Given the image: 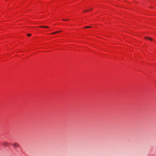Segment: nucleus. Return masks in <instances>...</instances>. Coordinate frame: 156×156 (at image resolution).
<instances>
[{"label":"nucleus","mask_w":156,"mask_h":156,"mask_svg":"<svg viewBox=\"0 0 156 156\" xmlns=\"http://www.w3.org/2000/svg\"><path fill=\"white\" fill-rule=\"evenodd\" d=\"M92 28L91 26H86L84 27V28Z\"/></svg>","instance_id":"obj_4"},{"label":"nucleus","mask_w":156,"mask_h":156,"mask_svg":"<svg viewBox=\"0 0 156 156\" xmlns=\"http://www.w3.org/2000/svg\"><path fill=\"white\" fill-rule=\"evenodd\" d=\"M3 144L4 146H8L10 145V144L7 142H3Z\"/></svg>","instance_id":"obj_1"},{"label":"nucleus","mask_w":156,"mask_h":156,"mask_svg":"<svg viewBox=\"0 0 156 156\" xmlns=\"http://www.w3.org/2000/svg\"><path fill=\"white\" fill-rule=\"evenodd\" d=\"M148 38H149V37H144V38L146 39H148Z\"/></svg>","instance_id":"obj_9"},{"label":"nucleus","mask_w":156,"mask_h":156,"mask_svg":"<svg viewBox=\"0 0 156 156\" xmlns=\"http://www.w3.org/2000/svg\"><path fill=\"white\" fill-rule=\"evenodd\" d=\"M69 20V19H68V20H64V19H63L62 20L63 21H66V20Z\"/></svg>","instance_id":"obj_11"},{"label":"nucleus","mask_w":156,"mask_h":156,"mask_svg":"<svg viewBox=\"0 0 156 156\" xmlns=\"http://www.w3.org/2000/svg\"><path fill=\"white\" fill-rule=\"evenodd\" d=\"M31 34H27V35L28 36H31Z\"/></svg>","instance_id":"obj_6"},{"label":"nucleus","mask_w":156,"mask_h":156,"mask_svg":"<svg viewBox=\"0 0 156 156\" xmlns=\"http://www.w3.org/2000/svg\"><path fill=\"white\" fill-rule=\"evenodd\" d=\"M56 34V32H53L51 33V34Z\"/></svg>","instance_id":"obj_8"},{"label":"nucleus","mask_w":156,"mask_h":156,"mask_svg":"<svg viewBox=\"0 0 156 156\" xmlns=\"http://www.w3.org/2000/svg\"><path fill=\"white\" fill-rule=\"evenodd\" d=\"M89 11V10H84L83 12H87V11Z\"/></svg>","instance_id":"obj_10"},{"label":"nucleus","mask_w":156,"mask_h":156,"mask_svg":"<svg viewBox=\"0 0 156 156\" xmlns=\"http://www.w3.org/2000/svg\"><path fill=\"white\" fill-rule=\"evenodd\" d=\"M93 8L91 9H89V10L90 11V10H93Z\"/></svg>","instance_id":"obj_12"},{"label":"nucleus","mask_w":156,"mask_h":156,"mask_svg":"<svg viewBox=\"0 0 156 156\" xmlns=\"http://www.w3.org/2000/svg\"><path fill=\"white\" fill-rule=\"evenodd\" d=\"M148 39L151 41H152L153 40V39L152 38H151V37H150L149 38H148Z\"/></svg>","instance_id":"obj_5"},{"label":"nucleus","mask_w":156,"mask_h":156,"mask_svg":"<svg viewBox=\"0 0 156 156\" xmlns=\"http://www.w3.org/2000/svg\"><path fill=\"white\" fill-rule=\"evenodd\" d=\"M12 146L13 147H19V145L16 143H15L13 144H12Z\"/></svg>","instance_id":"obj_2"},{"label":"nucleus","mask_w":156,"mask_h":156,"mask_svg":"<svg viewBox=\"0 0 156 156\" xmlns=\"http://www.w3.org/2000/svg\"><path fill=\"white\" fill-rule=\"evenodd\" d=\"M61 32V31H56L55 32H56V33H58L60 32Z\"/></svg>","instance_id":"obj_7"},{"label":"nucleus","mask_w":156,"mask_h":156,"mask_svg":"<svg viewBox=\"0 0 156 156\" xmlns=\"http://www.w3.org/2000/svg\"><path fill=\"white\" fill-rule=\"evenodd\" d=\"M39 27L44 28H48L49 27L47 26H40Z\"/></svg>","instance_id":"obj_3"}]
</instances>
